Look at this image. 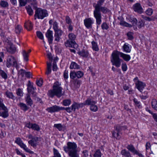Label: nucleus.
I'll use <instances>...</instances> for the list:
<instances>
[{"mask_svg":"<svg viewBox=\"0 0 157 157\" xmlns=\"http://www.w3.org/2000/svg\"><path fill=\"white\" fill-rule=\"evenodd\" d=\"M119 56L122 58L124 60L128 61L131 59V57L129 55L124 54L118 51H114L112 54L111 57V62L112 65L117 67H120L123 60Z\"/></svg>","mask_w":157,"mask_h":157,"instance_id":"f257e3e1","label":"nucleus"},{"mask_svg":"<svg viewBox=\"0 0 157 157\" xmlns=\"http://www.w3.org/2000/svg\"><path fill=\"white\" fill-rule=\"evenodd\" d=\"M61 86V82L58 81L55 82L52 87L53 89L48 91L47 94L48 96L53 98L56 96L57 98H59L63 95V94L62 93L63 88Z\"/></svg>","mask_w":157,"mask_h":157,"instance_id":"f03ea898","label":"nucleus"},{"mask_svg":"<svg viewBox=\"0 0 157 157\" xmlns=\"http://www.w3.org/2000/svg\"><path fill=\"white\" fill-rule=\"evenodd\" d=\"M77 148L76 143L69 142L67 143V146L63 147V149L70 157H79Z\"/></svg>","mask_w":157,"mask_h":157,"instance_id":"7ed1b4c3","label":"nucleus"},{"mask_svg":"<svg viewBox=\"0 0 157 157\" xmlns=\"http://www.w3.org/2000/svg\"><path fill=\"white\" fill-rule=\"evenodd\" d=\"M110 12V10L105 6H101L94 8V15L96 20L97 24L99 25L101 23L102 16L101 12L105 14Z\"/></svg>","mask_w":157,"mask_h":157,"instance_id":"20e7f679","label":"nucleus"},{"mask_svg":"<svg viewBox=\"0 0 157 157\" xmlns=\"http://www.w3.org/2000/svg\"><path fill=\"white\" fill-rule=\"evenodd\" d=\"M65 110L67 112L69 113H71L72 111L71 107L65 108L63 107H60L56 105H54L52 107H48L46 109L48 112L50 113L59 112L60 110Z\"/></svg>","mask_w":157,"mask_h":157,"instance_id":"39448f33","label":"nucleus"},{"mask_svg":"<svg viewBox=\"0 0 157 157\" xmlns=\"http://www.w3.org/2000/svg\"><path fill=\"white\" fill-rule=\"evenodd\" d=\"M69 39L67 40L64 44L66 47L75 48V46L77 45V44L75 41L76 36L74 33H71L68 35Z\"/></svg>","mask_w":157,"mask_h":157,"instance_id":"423d86ee","label":"nucleus"},{"mask_svg":"<svg viewBox=\"0 0 157 157\" xmlns=\"http://www.w3.org/2000/svg\"><path fill=\"white\" fill-rule=\"evenodd\" d=\"M47 11L45 10H43L40 8L36 9L35 12L34 17L35 19L37 17L39 19H43L48 16Z\"/></svg>","mask_w":157,"mask_h":157,"instance_id":"0eeeda50","label":"nucleus"},{"mask_svg":"<svg viewBox=\"0 0 157 157\" xmlns=\"http://www.w3.org/2000/svg\"><path fill=\"white\" fill-rule=\"evenodd\" d=\"M15 143L18 144L21 148H23L26 152L30 153V154H33V152L31 151L30 149L28 148L26 146L23 142L22 140L20 138H17L16 140L15 141Z\"/></svg>","mask_w":157,"mask_h":157,"instance_id":"6e6552de","label":"nucleus"},{"mask_svg":"<svg viewBox=\"0 0 157 157\" xmlns=\"http://www.w3.org/2000/svg\"><path fill=\"white\" fill-rule=\"evenodd\" d=\"M83 72L81 71H71L70 74V78L72 79H74L76 78H81L83 76Z\"/></svg>","mask_w":157,"mask_h":157,"instance_id":"1a4fd4ad","label":"nucleus"},{"mask_svg":"<svg viewBox=\"0 0 157 157\" xmlns=\"http://www.w3.org/2000/svg\"><path fill=\"white\" fill-rule=\"evenodd\" d=\"M63 33V32L61 29L54 31V40L59 42L61 39V36Z\"/></svg>","mask_w":157,"mask_h":157,"instance_id":"9d476101","label":"nucleus"},{"mask_svg":"<svg viewBox=\"0 0 157 157\" xmlns=\"http://www.w3.org/2000/svg\"><path fill=\"white\" fill-rule=\"evenodd\" d=\"M132 8L134 11L140 14L143 12V9L140 3H137L134 4Z\"/></svg>","mask_w":157,"mask_h":157,"instance_id":"9b49d317","label":"nucleus"},{"mask_svg":"<svg viewBox=\"0 0 157 157\" xmlns=\"http://www.w3.org/2000/svg\"><path fill=\"white\" fill-rule=\"evenodd\" d=\"M84 24L88 29L92 28V25L94 23V21L91 18L85 19L84 20Z\"/></svg>","mask_w":157,"mask_h":157,"instance_id":"f8f14e48","label":"nucleus"},{"mask_svg":"<svg viewBox=\"0 0 157 157\" xmlns=\"http://www.w3.org/2000/svg\"><path fill=\"white\" fill-rule=\"evenodd\" d=\"M46 36L48 38V41L49 44L52 43L53 40V32L49 29L48 30L45 34Z\"/></svg>","mask_w":157,"mask_h":157,"instance_id":"ddd939ff","label":"nucleus"},{"mask_svg":"<svg viewBox=\"0 0 157 157\" xmlns=\"http://www.w3.org/2000/svg\"><path fill=\"white\" fill-rule=\"evenodd\" d=\"M137 89L142 92L143 89L146 86V84L143 82L138 81V82H136L135 83Z\"/></svg>","mask_w":157,"mask_h":157,"instance_id":"4468645a","label":"nucleus"},{"mask_svg":"<svg viewBox=\"0 0 157 157\" xmlns=\"http://www.w3.org/2000/svg\"><path fill=\"white\" fill-rule=\"evenodd\" d=\"M10 66L16 68L17 70L19 68V66L18 65L17 59L14 56H10Z\"/></svg>","mask_w":157,"mask_h":157,"instance_id":"2eb2a0df","label":"nucleus"},{"mask_svg":"<svg viewBox=\"0 0 157 157\" xmlns=\"http://www.w3.org/2000/svg\"><path fill=\"white\" fill-rule=\"evenodd\" d=\"M83 106H84L83 103H78L77 102H74L71 106L72 110L75 112L76 109H78L79 108L82 107Z\"/></svg>","mask_w":157,"mask_h":157,"instance_id":"dca6fc26","label":"nucleus"},{"mask_svg":"<svg viewBox=\"0 0 157 157\" xmlns=\"http://www.w3.org/2000/svg\"><path fill=\"white\" fill-rule=\"evenodd\" d=\"M39 138L37 137H34V138H33V139H31L28 141V143L33 147H36L38 145L37 142L39 140Z\"/></svg>","mask_w":157,"mask_h":157,"instance_id":"f3484780","label":"nucleus"},{"mask_svg":"<svg viewBox=\"0 0 157 157\" xmlns=\"http://www.w3.org/2000/svg\"><path fill=\"white\" fill-rule=\"evenodd\" d=\"M97 103L96 101L93 100L90 98H87L84 103H83V106L92 105L94 104H96Z\"/></svg>","mask_w":157,"mask_h":157,"instance_id":"a211bd4d","label":"nucleus"},{"mask_svg":"<svg viewBox=\"0 0 157 157\" xmlns=\"http://www.w3.org/2000/svg\"><path fill=\"white\" fill-rule=\"evenodd\" d=\"M123 51L126 53H129L131 51V46L127 43H125L122 47Z\"/></svg>","mask_w":157,"mask_h":157,"instance_id":"6ab92c4d","label":"nucleus"},{"mask_svg":"<svg viewBox=\"0 0 157 157\" xmlns=\"http://www.w3.org/2000/svg\"><path fill=\"white\" fill-rule=\"evenodd\" d=\"M25 101L28 105L31 106L33 104V101L31 98L30 95L27 94L25 98Z\"/></svg>","mask_w":157,"mask_h":157,"instance_id":"aec40b11","label":"nucleus"},{"mask_svg":"<svg viewBox=\"0 0 157 157\" xmlns=\"http://www.w3.org/2000/svg\"><path fill=\"white\" fill-rule=\"evenodd\" d=\"M18 105L20 107L21 109L24 112H25L28 110L29 108L26 104L23 102H20L18 104Z\"/></svg>","mask_w":157,"mask_h":157,"instance_id":"412c9836","label":"nucleus"},{"mask_svg":"<svg viewBox=\"0 0 157 157\" xmlns=\"http://www.w3.org/2000/svg\"><path fill=\"white\" fill-rule=\"evenodd\" d=\"M78 54L81 56L83 57L87 58L89 56V52L87 50L82 49L81 51L78 52Z\"/></svg>","mask_w":157,"mask_h":157,"instance_id":"4be33fe9","label":"nucleus"},{"mask_svg":"<svg viewBox=\"0 0 157 157\" xmlns=\"http://www.w3.org/2000/svg\"><path fill=\"white\" fill-rule=\"evenodd\" d=\"M118 19L120 20L119 24L121 26L131 28L132 27V25L129 24L124 21L123 18H119L118 17Z\"/></svg>","mask_w":157,"mask_h":157,"instance_id":"5701e85b","label":"nucleus"},{"mask_svg":"<svg viewBox=\"0 0 157 157\" xmlns=\"http://www.w3.org/2000/svg\"><path fill=\"white\" fill-rule=\"evenodd\" d=\"M25 27L29 31L32 30L33 29V25L32 22L30 21H27L25 24Z\"/></svg>","mask_w":157,"mask_h":157,"instance_id":"b1692460","label":"nucleus"},{"mask_svg":"<svg viewBox=\"0 0 157 157\" xmlns=\"http://www.w3.org/2000/svg\"><path fill=\"white\" fill-rule=\"evenodd\" d=\"M22 54L23 56L24 60L25 61L27 62L29 60V55L27 52L25 50L22 51Z\"/></svg>","mask_w":157,"mask_h":157,"instance_id":"393cba45","label":"nucleus"},{"mask_svg":"<svg viewBox=\"0 0 157 157\" xmlns=\"http://www.w3.org/2000/svg\"><path fill=\"white\" fill-rule=\"evenodd\" d=\"M70 68L72 69H79L80 66L76 63L74 62H72L70 66Z\"/></svg>","mask_w":157,"mask_h":157,"instance_id":"a878e982","label":"nucleus"},{"mask_svg":"<svg viewBox=\"0 0 157 157\" xmlns=\"http://www.w3.org/2000/svg\"><path fill=\"white\" fill-rule=\"evenodd\" d=\"M28 87L27 90L28 91H30L31 90H36V88L34 87L33 85V83H31L30 81H28V83L27 84Z\"/></svg>","mask_w":157,"mask_h":157,"instance_id":"bb28decb","label":"nucleus"},{"mask_svg":"<svg viewBox=\"0 0 157 157\" xmlns=\"http://www.w3.org/2000/svg\"><path fill=\"white\" fill-rule=\"evenodd\" d=\"M121 153L122 155L126 157H131L130 152L126 149L122 150Z\"/></svg>","mask_w":157,"mask_h":157,"instance_id":"cd10ccee","label":"nucleus"},{"mask_svg":"<svg viewBox=\"0 0 157 157\" xmlns=\"http://www.w3.org/2000/svg\"><path fill=\"white\" fill-rule=\"evenodd\" d=\"M127 148L134 154L136 152V150L135 149L134 146L132 144H131L128 145L127 147Z\"/></svg>","mask_w":157,"mask_h":157,"instance_id":"c85d7f7f","label":"nucleus"},{"mask_svg":"<svg viewBox=\"0 0 157 157\" xmlns=\"http://www.w3.org/2000/svg\"><path fill=\"white\" fill-rule=\"evenodd\" d=\"M92 44V48L93 50L95 51H98L99 50V48L97 43L94 41H92L91 42Z\"/></svg>","mask_w":157,"mask_h":157,"instance_id":"c756f323","label":"nucleus"},{"mask_svg":"<svg viewBox=\"0 0 157 157\" xmlns=\"http://www.w3.org/2000/svg\"><path fill=\"white\" fill-rule=\"evenodd\" d=\"M17 52L15 46L10 43V54H13Z\"/></svg>","mask_w":157,"mask_h":157,"instance_id":"7c9ffc66","label":"nucleus"},{"mask_svg":"<svg viewBox=\"0 0 157 157\" xmlns=\"http://www.w3.org/2000/svg\"><path fill=\"white\" fill-rule=\"evenodd\" d=\"M22 29V27L19 25L15 26V32L17 34H19Z\"/></svg>","mask_w":157,"mask_h":157,"instance_id":"2f4dec72","label":"nucleus"},{"mask_svg":"<svg viewBox=\"0 0 157 157\" xmlns=\"http://www.w3.org/2000/svg\"><path fill=\"white\" fill-rule=\"evenodd\" d=\"M0 110H8L6 107L5 106L3 103V99L0 97Z\"/></svg>","mask_w":157,"mask_h":157,"instance_id":"473e14b6","label":"nucleus"},{"mask_svg":"<svg viewBox=\"0 0 157 157\" xmlns=\"http://www.w3.org/2000/svg\"><path fill=\"white\" fill-rule=\"evenodd\" d=\"M25 8L28 13L29 15L31 16L33 15V11L32 9L31 6L29 5L28 6H26Z\"/></svg>","mask_w":157,"mask_h":157,"instance_id":"72a5a7b5","label":"nucleus"},{"mask_svg":"<svg viewBox=\"0 0 157 157\" xmlns=\"http://www.w3.org/2000/svg\"><path fill=\"white\" fill-rule=\"evenodd\" d=\"M153 108L157 110V101L155 99H153L151 102Z\"/></svg>","mask_w":157,"mask_h":157,"instance_id":"f704fd0d","label":"nucleus"},{"mask_svg":"<svg viewBox=\"0 0 157 157\" xmlns=\"http://www.w3.org/2000/svg\"><path fill=\"white\" fill-rule=\"evenodd\" d=\"M102 155L100 150L97 149L95 151L93 156L94 157H101Z\"/></svg>","mask_w":157,"mask_h":157,"instance_id":"c9c22d12","label":"nucleus"},{"mask_svg":"<svg viewBox=\"0 0 157 157\" xmlns=\"http://www.w3.org/2000/svg\"><path fill=\"white\" fill-rule=\"evenodd\" d=\"M133 101L135 104V105L138 108L140 109L142 108V105L140 104V102L138 101L136 98H134L133 99Z\"/></svg>","mask_w":157,"mask_h":157,"instance_id":"e433bc0d","label":"nucleus"},{"mask_svg":"<svg viewBox=\"0 0 157 157\" xmlns=\"http://www.w3.org/2000/svg\"><path fill=\"white\" fill-rule=\"evenodd\" d=\"M105 0H99L97 2V3L94 7V8L102 6L105 2Z\"/></svg>","mask_w":157,"mask_h":157,"instance_id":"4c0bfd02","label":"nucleus"},{"mask_svg":"<svg viewBox=\"0 0 157 157\" xmlns=\"http://www.w3.org/2000/svg\"><path fill=\"white\" fill-rule=\"evenodd\" d=\"M3 111L2 113L0 112V116H2L3 118H6L8 116V110H3Z\"/></svg>","mask_w":157,"mask_h":157,"instance_id":"58836bf2","label":"nucleus"},{"mask_svg":"<svg viewBox=\"0 0 157 157\" xmlns=\"http://www.w3.org/2000/svg\"><path fill=\"white\" fill-rule=\"evenodd\" d=\"M136 24L138 27L140 29L144 27V22L142 20L139 21L138 22H137Z\"/></svg>","mask_w":157,"mask_h":157,"instance_id":"ea45409f","label":"nucleus"},{"mask_svg":"<svg viewBox=\"0 0 157 157\" xmlns=\"http://www.w3.org/2000/svg\"><path fill=\"white\" fill-rule=\"evenodd\" d=\"M71 103V100L69 99H65L63 101V104L65 106L69 105Z\"/></svg>","mask_w":157,"mask_h":157,"instance_id":"a19ab883","label":"nucleus"},{"mask_svg":"<svg viewBox=\"0 0 157 157\" xmlns=\"http://www.w3.org/2000/svg\"><path fill=\"white\" fill-rule=\"evenodd\" d=\"M134 33L132 32H129L127 33V35L128 37V39L132 40L134 39Z\"/></svg>","mask_w":157,"mask_h":157,"instance_id":"79ce46f5","label":"nucleus"},{"mask_svg":"<svg viewBox=\"0 0 157 157\" xmlns=\"http://www.w3.org/2000/svg\"><path fill=\"white\" fill-rule=\"evenodd\" d=\"M31 128L34 130L37 131H39L40 130V128L39 126L36 124H33Z\"/></svg>","mask_w":157,"mask_h":157,"instance_id":"37998d69","label":"nucleus"},{"mask_svg":"<svg viewBox=\"0 0 157 157\" xmlns=\"http://www.w3.org/2000/svg\"><path fill=\"white\" fill-rule=\"evenodd\" d=\"M129 22H131L132 25H136L137 22V20L136 18H130L129 19Z\"/></svg>","mask_w":157,"mask_h":157,"instance_id":"c03bdc74","label":"nucleus"},{"mask_svg":"<svg viewBox=\"0 0 157 157\" xmlns=\"http://www.w3.org/2000/svg\"><path fill=\"white\" fill-rule=\"evenodd\" d=\"M112 136L115 138H116V139L117 140H119L120 138L119 132H116L114 131L113 132H112Z\"/></svg>","mask_w":157,"mask_h":157,"instance_id":"a18cd8bd","label":"nucleus"},{"mask_svg":"<svg viewBox=\"0 0 157 157\" xmlns=\"http://www.w3.org/2000/svg\"><path fill=\"white\" fill-rule=\"evenodd\" d=\"M31 3V6L32 7L33 9L36 10L37 8V2L36 0H33Z\"/></svg>","mask_w":157,"mask_h":157,"instance_id":"49530a36","label":"nucleus"},{"mask_svg":"<svg viewBox=\"0 0 157 157\" xmlns=\"http://www.w3.org/2000/svg\"><path fill=\"white\" fill-rule=\"evenodd\" d=\"M101 29L103 30H107L109 28V26L106 22H103L101 25Z\"/></svg>","mask_w":157,"mask_h":157,"instance_id":"de8ad7c7","label":"nucleus"},{"mask_svg":"<svg viewBox=\"0 0 157 157\" xmlns=\"http://www.w3.org/2000/svg\"><path fill=\"white\" fill-rule=\"evenodd\" d=\"M0 5L2 7H6L9 6V4L6 1H1L0 2Z\"/></svg>","mask_w":157,"mask_h":157,"instance_id":"09e8293b","label":"nucleus"},{"mask_svg":"<svg viewBox=\"0 0 157 157\" xmlns=\"http://www.w3.org/2000/svg\"><path fill=\"white\" fill-rule=\"evenodd\" d=\"M98 107L95 104H94L90 106V109L94 112H96L98 110Z\"/></svg>","mask_w":157,"mask_h":157,"instance_id":"8fccbe9b","label":"nucleus"},{"mask_svg":"<svg viewBox=\"0 0 157 157\" xmlns=\"http://www.w3.org/2000/svg\"><path fill=\"white\" fill-rule=\"evenodd\" d=\"M54 127L57 128L59 131H61L63 128L61 124H55L54 125Z\"/></svg>","mask_w":157,"mask_h":157,"instance_id":"3c124183","label":"nucleus"},{"mask_svg":"<svg viewBox=\"0 0 157 157\" xmlns=\"http://www.w3.org/2000/svg\"><path fill=\"white\" fill-rule=\"evenodd\" d=\"M153 10L151 8H149L146 11V13L149 16H151L153 13Z\"/></svg>","mask_w":157,"mask_h":157,"instance_id":"603ef678","label":"nucleus"},{"mask_svg":"<svg viewBox=\"0 0 157 157\" xmlns=\"http://www.w3.org/2000/svg\"><path fill=\"white\" fill-rule=\"evenodd\" d=\"M36 35L41 40H43L44 39V36L42 33L39 31L36 32Z\"/></svg>","mask_w":157,"mask_h":157,"instance_id":"864d4df0","label":"nucleus"},{"mask_svg":"<svg viewBox=\"0 0 157 157\" xmlns=\"http://www.w3.org/2000/svg\"><path fill=\"white\" fill-rule=\"evenodd\" d=\"M36 83L38 86H41L43 83V79L41 78H40L39 80H36Z\"/></svg>","mask_w":157,"mask_h":157,"instance_id":"5fc2aeb1","label":"nucleus"},{"mask_svg":"<svg viewBox=\"0 0 157 157\" xmlns=\"http://www.w3.org/2000/svg\"><path fill=\"white\" fill-rule=\"evenodd\" d=\"M20 6H25L26 4V0H18Z\"/></svg>","mask_w":157,"mask_h":157,"instance_id":"6e6d98bb","label":"nucleus"},{"mask_svg":"<svg viewBox=\"0 0 157 157\" xmlns=\"http://www.w3.org/2000/svg\"><path fill=\"white\" fill-rule=\"evenodd\" d=\"M53 29L54 31L60 29H58V24L56 21H55L54 22L53 24Z\"/></svg>","mask_w":157,"mask_h":157,"instance_id":"4d7b16f0","label":"nucleus"},{"mask_svg":"<svg viewBox=\"0 0 157 157\" xmlns=\"http://www.w3.org/2000/svg\"><path fill=\"white\" fill-rule=\"evenodd\" d=\"M25 72V70L21 69L20 70L18 71V75H21L22 77H23Z\"/></svg>","mask_w":157,"mask_h":157,"instance_id":"13d9d810","label":"nucleus"},{"mask_svg":"<svg viewBox=\"0 0 157 157\" xmlns=\"http://www.w3.org/2000/svg\"><path fill=\"white\" fill-rule=\"evenodd\" d=\"M142 18L144 19V20L147 21H152V16L151 17H147L144 15L142 16Z\"/></svg>","mask_w":157,"mask_h":157,"instance_id":"bf43d9fd","label":"nucleus"},{"mask_svg":"<svg viewBox=\"0 0 157 157\" xmlns=\"http://www.w3.org/2000/svg\"><path fill=\"white\" fill-rule=\"evenodd\" d=\"M65 21L66 23L69 25L71 24L72 23L71 19L68 16H66L65 17Z\"/></svg>","mask_w":157,"mask_h":157,"instance_id":"052dcab7","label":"nucleus"},{"mask_svg":"<svg viewBox=\"0 0 157 157\" xmlns=\"http://www.w3.org/2000/svg\"><path fill=\"white\" fill-rule=\"evenodd\" d=\"M121 67L122 70L123 71H126L127 69V67L125 63H123L122 64Z\"/></svg>","mask_w":157,"mask_h":157,"instance_id":"680f3d73","label":"nucleus"},{"mask_svg":"<svg viewBox=\"0 0 157 157\" xmlns=\"http://www.w3.org/2000/svg\"><path fill=\"white\" fill-rule=\"evenodd\" d=\"M34 90H31L30 91H28L29 93H31L33 95V96L34 98H36L37 95V93Z\"/></svg>","mask_w":157,"mask_h":157,"instance_id":"e2e57ef3","label":"nucleus"},{"mask_svg":"<svg viewBox=\"0 0 157 157\" xmlns=\"http://www.w3.org/2000/svg\"><path fill=\"white\" fill-rule=\"evenodd\" d=\"M68 71L65 70L63 73V77L65 80L67 79L68 78Z\"/></svg>","mask_w":157,"mask_h":157,"instance_id":"0e129e2a","label":"nucleus"},{"mask_svg":"<svg viewBox=\"0 0 157 157\" xmlns=\"http://www.w3.org/2000/svg\"><path fill=\"white\" fill-rule=\"evenodd\" d=\"M0 74L2 77L5 79H6L7 78V74L3 71H2Z\"/></svg>","mask_w":157,"mask_h":157,"instance_id":"69168bd1","label":"nucleus"},{"mask_svg":"<svg viewBox=\"0 0 157 157\" xmlns=\"http://www.w3.org/2000/svg\"><path fill=\"white\" fill-rule=\"evenodd\" d=\"M47 56L49 60L51 61V62H52V60L53 59V57L52 56V54L50 52L48 53L47 54Z\"/></svg>","mask_w":157,"mask_h":157,"instance_id":"338daca9","label":"nucleus"},{"mask_svg":"<svg viewBox=\"0 0 157 157\" xmlns=\"http://www.w3.org/2000/svg\"><path fill=\"white\" fill-rule=\"evenodd\" d=\"M88 151L87 150H84L82 151V153L83 154V156L84 157H88Z\"/></svg>","mask_w":157,"mask_h":157,"instance_id":"774afa93","label":"nucleus"}]
</instances>
